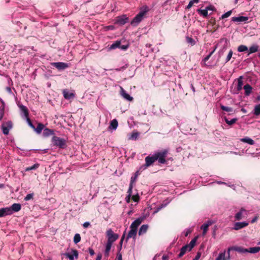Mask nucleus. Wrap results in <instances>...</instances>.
<instances>
[{
    "label": "nucleus",
    "instance_id": "1",
    "mask_svg": "<svg viewBox=\"0 0 260 260\" xmlns=\"http://www.w3.org/2000/svg\"><path fill=\"white\" fill-rule=\"evenodd\" d=\"M149 9L147 6L143 7L140 12L137 14L131 21V24L133 26H137L142 20L144 16L148 12Z\"/></svg>",
    "mask_w": 260,
    "mask_h": 260
},
{
    "label": "nucleus",
    "instance_id": "2",
    "mask_svg": "<svg viewBox=\"0 0 260 260\" xmlns=\"http://www.w3.org/2000/svg\"><path fill=\"white\" fill-rule=\"evenodd\" d=\"M52 143L54 146L60 149H64L67 146L66 140L57 136H53L52 138Z\"/></svg>",
    "mask_w": 260,
    "mask_h": 260
},
{
    "label": "nucleus",
    "instance_id": "3",
    "mask_svg": "<svg viewBox=\"0 0 260 260\" xmlns=\"http://www.w3.org/2000/svg\"><path fill=\"white\" fill-rule=\"evenodd\" d=\"M168 152V150L166 149L155 152L154 155L156 160H158L160 164H165L166 162V157L167 155Z\"/></svg>",
    "mask_w": 260,
    "mask_h": 260
},
{
    "label": "nucleus",
    "instance_id": "4",
    "mask_svg": "<svg viewBox=\"0 0 260 260\" xmlns=\"http://www.w3.org/2000/svg\"><path fill=\"white\" fill-rule=\"evenodd\" d=\"M106 236L108 238L107 242L113 243L118 238V235L114 233L111 229H109L106 232Z\"/></svg>",
    "mask_w": 260,
    "mask_h": 260
},
{
    "label": "nucleus",
    "instance_id": "5",
    "mask_svg": "<svg viewBox=\"0 0 260 260\" xmlns=\"http://www.w3.org/2000/svg\"><path fill=\"white\" fill-rule=\"evenodd\" d=\"M128 21V18L125 15H123L117 17L115 19V24L120 25H123Z\"/></svg>",
    "mask_w": 260,
    "mask_h": 260
},
{
    "label": "nucleus",
    "instance_id": "6",
    "mask_svg": "<svg viewBox=\"0 0 260 260\" xmlns=\"http://www.w3.org/2000/svg\"><path fill=\"white\" fill-rule=\"evenodd\" d=\"M12 128V122L11 121H7L2 124V129L4 135H7L10 130Z\"/></svg>",
    "mask_w": 260,
    "mask_h": 260
},
{
    "label": "nucleus",
    "instance_id": "7",
    "mask_svg": "<svg viewBox=\"0 0 260 260\" xmlns=\"http://www.w3.org/2000/svg\"><path fill=\"white\" fill-rule=\"evenodd\" d=\"M51 65L59 70H64L69 67L68 63L62 62H52Z\"/></svg>",
    "mask_w": 260,
    "mask_h": 260
},
{
    "label": "nucleus",
    "instance_id": "8",
    "mask_svg": "<svg viewBox=\"0 0 260 260\" xmlns=\"http://www.w3.org/2000/svg\"><path fill=\"white\" fill-rule=\"evenodd\" d=\"M63 254L70 260H74V257L76 258H78V252L77 250H73L71 253H65Z\"/></svg>",
    "mask_w": 260,
    "mask_h": 260
},
{
    "label": "nucleus",
    "instance_id": "9",
    "mask_svg": "<svg viewBox=\"0 0 260 260\" xmlns=\"http://www.w3.org/2000/svg\"><path fill=\"white\" fill-rule=\"evenodd\" d=\"M21 208V205L18 203H14L11 207H8V208L10 210V215L13 214L14 212H18L20 210Z\"/></svg>",
    "mask_w": 260,
    "mask_h": 260
},
{
    "label": "nucleus",
    "instance_id": "10",
    "mask_svg": "<svg viewBox=\"0 0 260 260\" xmlns=\"http://www.w3.org/2000/svg\"><path fill=\"white\" fill-rule=\"evenodd\" d=\"M249 223L246 221L243 222H237L235 223L233 227V229L235 230H239L247 226Z\"/></svg>",
    "mask_w": 260,
    "mask_h": 260
},
{
    "label": "nucleus",
    "instance_id": "11",
    "mask_svg": "<svg viewBox=\"0 0 260 260\" xmlns=\"http://www.w3.org/2000/svg\"><path fill=\"white\" fill-rule=\"evenodd\" d=\"M155 161H156L155 157L153 154L152 156H148L145 158V165L144 169L151 165Z\"/></svg>",
    "mask_w": 260,
    "mask_h": 260
},
{
    "label": "nucleus",
    "instance_id": "12",
    "mask_svg": "<svg viewBox=\"0 0 260 260\" xmlns=\"http://www.w3.org/2000/svg\"><path fill=\"white\" fill-rule=\"evenodd\" d=\"M120 94L122 98L128 101H132L133 98L129 95L126 91L122 87H120Z\"/></svg>",
    "mask_w": 260,
    "mask_h": 260
},
{
    "label": "nucleus",
    "instance_id": "13",
    "mask_svg": "<svg viewBox=\"0 0 260 260\" xmlns=\"http://www.w3.org/2000/svg\"><path fill=\"white\" fill-rule=\"evenodd\" d=\"M19 108L22 116L26 119L28 118V111L27 108L23 105H20Z\"/></svg>",
    "mask_w": 260,
    "mask_h": 260
},
{
    "label": "nucleus",
    "instance_id": "14",
    "mask_svg": "<svg viewBox=\"0 0 260 260\" xmlns=\"http://www.w3.org/2000/svg\"><path fill=\"white\" fill-rule=\"evenodd\" d=\"M142 221V219L141 218H139L136 219L134 221L132 222L130 226V229H133L137 230L138 227L140 225Z\"/></svg>",
    "mask_w": 260,
    "mask_h": 260
},
{
    "label": "nucleus",
    "instance_id": "15",
    "mask_svg": "<svg viewBox=\"0 0 260 260\" xmlns=\"http://www.w3.org/2000/svg\"><path fill=\"white\" fill-rule=\"evenodd\" d=\"M10 210L7 207L0 208V217L10 215Z\"/></svg>",
    "mask_w": 260,
    "mask_h": 260
},
{
    "label": "nucleus",
    "instance_id": "16",
    "mask_svg": "<svg viewBox=\"0 0 260 260\" xmlns=\"http://www.w3.org/2000/svg\"><path fill=\"white\" fill-rule=\"evenodd\" d=\"M118 124L117 120L116 119H114L110 121L108 129L110 130L115 131L117 129Z\"/></svg>",
    "mask_w": 260,
    "mask_h": 260
},
{
    "label": "nucleus",
    "instance_id": "17",
    "mask_svg": "<svg viewBox=\"0 0 260 260\" xmlns=\"http://www.w3.org/2000/svg\"><path fill=\"white\" fill-rule=\"evenodd\" d=\"M64 98L67 100H70L75 97V94L70 92L67 89H64L62 91Z\"/></svg>",
    "mask_w": 260,
    "mask_h": 260
},
{
    "label": "nucleus",
    "instance_id": "18",
    "mask_svg": "<svg viewBox=\"0 0 260 260\" xmlns=\"http://www.w3.org/2000/svg\"><path fill=\"white\" fill-rule=\"evenodd\" d=\"M212 224V222L210 220L208 221L206 223L203 224L201 228L203 230V235H205L207 232L209 226Z\"/></svg>",
    "mask_w": 260,
    "mask_h": 260
},
{
    "label": "nucleus",
    "instance_id": "19",
    "mask_svg": "<svg viewBox=\"0 0 260 260\" xmlns=\"http://www.w3.org/2000/svg\"><path fill=\"white\" fill-rule=\"evenodd\" d=\"M137 233V230L133 229H131V230L129 231L128 235L126 237V240H128L129 238L135 239L136 235Z\"/></svg>",
    "mask_w": 260,
    "mask_h": 260
},
{
    "label": "nucleus",
    "instance_id": "20",
    "mask_svg": "<svg viewBox=\"0 0 260 260\" xmlns=\"http://www.w3.org/2000/svg\"><path fill=\"white\" fill-rule=\"evenodd\" d=\"M248 19V17L245 16L233 17L232 18V20L234 22H245Z\"/></svg>",
    "mask_w": 260,
    "mask_h": 260
},
{
    "label": "nucleus",
    "instance_id": "21",
    "mask_svg": "<svg viewBox=\"0 0 260 260\" xmlns=\"http://www.w3.org/2000/svg\"><path fill=\"white\" fill-rule=\"evenodd\" d=\"M243 89L245 91V94L247 96L249 95L252 91V87L248 84L245 85Z\"/></svg>",
    "mask_w": 260,
    "mask_h": 260
},
{
    "label": "nucleus",
    "instance_id": "22",
    "mask_svg": "<svg viewBox=\"0 0 260 260\" xmlns=\"http://www.w3.org/2000/svg\"><path fill=\"white\" fill-rule=\"evenodd\" d=\"M240 141L244 143H246L250 145H253L254 144V141L251 138L246 137L240 139Z\"/></svg>",
    "mask_w": 260,
    "mask_h": 260
},
{
    "label": "nucleus",
    "instance_id": "23",
    "mask_svg": "<svg viewBox=\"0 0 260 260\" xmlns=\"http://www.w3.org/2000/svg\"><path fill=\"white\" fill-rule=\"evenodd\" d=\"M148 229V225L147 224L142 225L139 231V235H141L145 234Z\"/></svg>",
    "mask_w": 260,
    "mask_h": 260
},
{
    "label": "nucleus",
    "instance_id": "24",
    "mask_svg": "<svg viewBox=\"0 0 260 260\" xmlns=\"http://www.w3.org/2000/svg\"><path fill=\"white\" fill-rule=\"evenodd\" d=\"M245 211V210L242 208L238 213H237L235 215V219L236 220H240L242 219V214L243 212Z\"/></svg>",
    "mask_w": 260,
    "mask_h": 260
},
{
    "label": "nucleus",
    "instance_id": "25",
    "mask_svg": "<svg viewBox=\"0 0 260 260\" xmlns=\"http://www.w3.org/2000/svg\"><path fill=\"white\" fill-rule=\"evenodd\" d=\"M112 243H111L110 242H107L106 245V249L105 250V256L106 257H108L109 254V252L111 249V246H112Z\"/></svg>",
    "mask_w": 260,
    "mask_h": 260
},
{
    "label": "nucleus",
    "instance_id": "26",
    "mask_svg": "<svg viewBox=\"0 0 260 260\" xmlns=\"http://www.w3.org/2000/svg\"><path fill=\"white\" fill-rule=\"evenodd\" d=\"M187 251H188V246H187L186 245H185L181 248L180 252L178 255V257H182Z\"/></svg>",
    "mask_w": 260,
    "mask_h": 260
},
{
    "label": "nucleus",
    "instance_id": "27",
    "mask_svg": "<svg viewBox=\"0 0 260 260\" xmlns=\"http://www.w3.org/2000/svg\"><path fill=\"white\" fill-rule=\"evenodd\" d=\"M197 242V238H194L191 240L189 244H187L186 246H188V251H190L193 247L194 246L196 243Z\"/></svg>",
    "mask_w": 260,
    "mask_h": 260
},
{
    "label": "nucleus",
    "instance_id": "28",
    "mask_svg": "<svg viewBox=\"0 0 260 260\" xmlns=\"http://www.w3.org/2000/svg\"><path fill=\"white\" fill-rule=\"evenodd\" d=\"M248 252L251 253H256L260 251V247H250L247 249Z\"/></svg>",
    "mask_w": 260,
    "mask_h": 260
},
{
    "label": "nucleus",
    "instance_id": "29",
    "mask_svg": "<svg viewBox=\"0 0 260 260\" xmlns=\"http://www.w3.org/2000/svg\"><path fill=\"white\" fill-rule=\"evenodd\" d=\"M209 9V7H206L205 9L201 10L198 9V12L200 14L203 15L204 17H206L208 16V10Z\"/></svg>",
    "mask_w": 260,
    "mask_h": 260
},
{
    "label": "nucleus",
    "instance_id": "30",
    "mask_svg": "<svg viewBox=\"0 0 260 260\" xmlns=\"http://www.w3.org/2000/svg\"><path fill=\"white\" fill-rule=\"evenodd\" d=\"M233 249L236 251L241 253H246L248 252L247 248H244L241 247H235L233 248Z\"/></svg>",
    "mask_w": 260,
    "mask_h": 260
},
{
    "label": "nucleus",
    "instance_id": "31",
    "mask_svg": "<svg viewBox=\"0 0 260 260\" xmlns=\"http://www.w3.org/2000/svg\"><path fill=\"white\" fill-rule=\"evenodd\" d=\"M137 178L138 177L135 176H133L131 177V182H130L129 188H129V191H131V190H132L133 186L135 184V183L137 179Z\"/></svg>",
    "mask_w": 260,
    "mask_h": 260
},
{
    "label": "nucleus",
    "instance_id": "32",
    "mask_svg": "<svg viewBox=\"0 0 260 260\" xmlns=\"http://www.w3.org/2000/svg\"><path fill=\"white\" fill-rule=\"evenodd\" d=\"M258 46L257 45H253L248 49L249 54L255 53L258 51Z\"/></svg>",
    "mask_w": 260,
    "mask_h": 260
},
{
    "label": "nucleus",
    "instance_id": "33",
    "mask_svg": "<svg viewBox=\"0 0 260 260\" xmlns=\"http://www.w3.org/2000/svg\"><path fill=\"white\" fill-rule=\"evenodd\" d=\"M243 84V82L242 79V77L241 76L238 79V84L237 86V90L238 91H240L242 89Z\"/></svg>",
    "mask_w": 260,
    "mask_h": 260
},
{
    "label": "nucleus",
    "instance_id": "34",
    "mask_svg": "<svg viewBox=\"0 0 260 260\" xmlns=\"http://www.w3.org/2000/svg\"><path fill=\"white\" fill-rule=\"evenodd\" d=\"M225 122L229 125H231L235 123L237 121V118H233L231 120H229L226 117L224 118Z\"/></svg>",
    "mask_w": 260,
    "mask_h": 260
},
{
    "label": "nucleus",
    "instance_id": "35",
    "mask_svg": "<svg viewBox=\"0 0 260 260\" xmlns=\"http://www.w3.org/2000/svg\"><path fill=\"white\" fill-rule=\"evenodd\" d=\"M44 127V125L43 124L38 123L37 127L36 128H35L34 129L38 134H40Z\"/></svg>",
    "mask_w": 260,
    "mask_h": 260
},
{
    "label": "nucleus",
    "instance_id": "36",
    "mask_svg": "<svg viewBox=\"0 0 260 260\" xmlns=\"http://www.w3.org/2000/svg\"><path fill=\"white\" fill-rule=\"evenodd\" d=\"M53 134V131L48 128H45L43 131V135L45 137H48Z\"/></svg>",
    "mask_w": 260,
    "mask_h": 260
},
{
    "label": "nucleus",
    "instance_id": "37",
    "mask_svg": "<svg viewBox=\"0 0 260 260\" xmlns=\"http://www.w3.org/2000/svg\"><path fill=\"white\" fill-rule=\"evenodd\" d=\"M221 109L224 111L228 112H234L233 109L231 107L225 106L223 105L220 106Z\"/></svg>",
    "mask_w": 260,
    "mask_h": 260
},
{
    "label": "nucleus",
    "instance_id": "38",
    "mask_svg": "<svg viewBox=\"0 0 260 260\" xmlns=\"http://www.w3.org/2000/svg\"><path fill=\"white\" fill-rule=\"evenodd\" d=\"M120 41H116L115 43L112 44L110 47V49H115L117 48H120Z\"/></svg>",
    "mask_w": 260,
    "mask_h": 260
},
{
    "label": "nucleus",
    "instance_id": "39",
    "mask_svg": "<svg viewBox=\"0 0 260 260\" xmlns=\"http://www.w3.org/2000/svg\"><path fill=\"white\" fill-rule=\"evenodd\" d=\"M237 50L239 52H242L248 50V48L245 45H241L238 47Z\"/></svg>",
    "mask_w": 260,
    "mask_h": 260
},
{
    "label": "nucleus",
    "instance_id": "40",
    "mask_svg": "<svg viewBox=\"0 0 260 260\" xmlns=\"http://www.w3.org/2000/svg\"><path fill=\"white\" fill-rule=\"evenodd\" d=\"M215 260H226L225 259V252L220 253L218 257Z\"/></svg>",
    "mask_w": 260,
    "mask_h": 260
},
{
    "label": "nucleus",
    "instance_id": "41",
    "mask_svg": "<svg viewBox=\"0 0 260 260\" xmlns=\"http://www.w3.org/2000/svg\"><path fill=\"white\" fill-rule=\"evenodd\" d=\"M81 240V236L79 234H76L74 237V242L75 244H77Z\"/></svg>",
    "mask_w": 260,
    "mask_h": 260
},
{
    "label": "nucleus",
    "instance_id": "42",
    "mask_svg": "<svg viewBox=\"0 0 260 260\" xmlns=\"http://www.w3.org/2000/svg\"><path fill=\"white\" fill-rule=\"evenodd\" d=\"M254 114L259 115L260 114V104L256 105L254 109Z\"/></svg>",
    "mask_w": 260,
    "mask_h": 260
},
{
    "label": "nucleus",
    "instance_id": "43",
    "mask_svg": "<svg viewBox=\"0 0 260 260\" xmlns=\"http://www.w3.org/2000/svg\"><path fill=\"white\" fill-rule=\"evenodd\" d=\"M39 164H36L31 167L26 168L25 170V171H29L32 170H36L39 167Z\"/></svg>",
    "mask_w": 260,
    "mask_h": 260
},
{
    "label": "nucleus",
    "instance_id": "44",
    "mask_svg": "<svg viewBox=\"0 0 260 260\" xmlns=\"http://www.w3.org/2000/svg\"><path fill=\"white\" fill-rule=\"evenodd\" d=\"M132 190H131V191H129V188H128L127 191V196L125 198V201H126V202L129 203L130 202L131 199L132 198Z\"/></svg>",
    "mask_w": 260,
    "mask_h": 260
},
{
    "label": "nucleus",
    "instance_id": "45",
    "mask_svg": "<svg viewBox=\"0 0 260 260\" xmlns=\"http://www.w3.org/2000/svg\"><path fill=\"white\" fill-rule=\"evenodd\" d=\"M139 133L137 132L133 133L129 137L130 140H136L139 136Z\"/></svg>",
    "mask_w": 260,
    "mask_h": 260
},
{
    "label": "nucleus",
    "instance_id": "46",
    "mask_svg": "<svg viewBox=\"0 0 260 260\" xmlns=\"http://www.w3.org/2000/svg\"><path fill=\"white\" fill-rule=\"evenodd\" d=\"M186 42L188 44H190L192 46L194 45L195 44V41L191 38H190L189 37H186Z\"/></svg>",
    "mask_w": 260,
    "mask_h": 260
},
{
    "label": "nucleus",
    "instance_id": "47",
    "mask_svg": "<svg viewBox=\"0 0 260 260\" xmlns=\"http://www.w3.org/2000/svg\"><path fill=\"white\" fill-rule=\"evenodd\" d=\"M233 51L232 50H230L229 52V53L226 57L225 59V63L229 62L230 59H231L232 55H233Z\"/></svg>",
    "mask_w": 260,
    "mask_h": 260
},
{
    "label": "nucleus",
    "instance_id": "48",
    "mask_svg": "<svg viewBox=\"0 0 260 260\" xmlns=\"http://www.w3.org/2000/svg\"><path fill=\"white\" fill-rule=\"evenodd\" d=\"M132 199L135 202H136V203H138L139 201V199H140V197H139V196L138 193H137L136 194H135V195H132Z\"/></svg>",
    "mask_w": 260,
    "mask_h": 260
},
{
    "label": "nucleus",
    "instance_id": "49",
    "mask_svg": "<svg viewBox=\"0 0 260 260\" xmlns=\"http://www.w3.org/2000/svg\"><path fill=\"white\" fill-rule=\"evenodd\" d=\"M232 14V11L230 10V11H228L226 13H224V14H223L221 17V19H224V18H226L227 17H229Z\"/></svg>",
    "mask_w": 260,
    "mask_h": 260
},
{
    "label": "nucleus",
    "instance_id": "50",
    "mask_svg": "<svg viewBox=\"0 0 260 260\" xmlns=\"http://www.w3.org/2000/svg\"><path fill=\"white\" fill-rule=\"evenodd\" d=\"M191 229H187L184 230L182 234L185 237H187L191 232Z\"/></svg>",
    "mask_w": 260,
    "mask_h": 260
},
{
    "label": "nucleus",
    "instance_id": "51",
    "mask_svg": "<svg viewBox=\"0 0 260 260\" xmlns=\"http://www.w3.org/2000/svg\"><path fill=\"white\" fill-rule=\"evenodd\" d=\"M4 105V103H3V105ZM4 106H3V108H1L0 109V120H1L3 116H4Z\"/></svg>",
    "mask_w": 260,
    "mask_h": 260
},
{
    "label": "nucleus",
    "instance_id": "52",
    "mask_svg": "<svg viewBox=\"0 0 260 260\" xmlns=\"http://www.w3.org/2000/svg\"><path fill=\"white\" fill-rule=\"evenodd\" d=\"M34 196L33 193H28L26 195V196L24 198L25 201H28L31 199H32Z\"/></svg>",
    "mask_w": 260,
    "mask_h": 260
},
{
    "label": "nucleus",
    "instance_id": "53",
    "mask_svg": "<svg viewBox=\"0 0 260 260\" xmlns=\"http://www.w3.org/2000/svg\"><path fill=\"white\" fill-rule=\"evenodd\" d=\"M26 120H27V121L28 124H29V125L31 127L33 128H35V126H34V125L32 124V123H31V121H30V119L29 118V117H28V118H26Z\"/></svg>",
    "mask_w": 260,
    "mask_h": 260
},
{
    "label": "nucleus",
    "instance_id": "54",
    "mask_svg": "<svg viewBox=\"0 0 260 260\" xmlns=\"http://www.w3.org/2000/svg\"><path fill=\"white\" fill-rule=\"evenodd\" d=\"M116 259L117 260H122V254L119 251L117 254Z\"/></svg>",
    "mask_w": 260,
    "mask_h": 260
},
{
    "label": "nucleus",
    "instance_id": "55",
    "mask_svg": "<svg viewBox=\"0 0 260 260\" xmlns=\"http://www.w3.org/2000/svg\"><path fill=\"white\" fill-rule=\"evenodd\" d=\"M193 2L192 1H190L188 4V5L186 7V9H190L193 5Z\"/></svg>",
    "mask_w": 260,
    "mask_h": 260
},
{
    "label": "nucleus",
    "instance_id": "56",
    "mask_svg": "<svg viewBox=\"0 0 260 260\" xmlns=\"http://www.w3.org/2000/svg\"><path fill=\"white\" fill-rule=\"evenodd\" d=\"M90 222L87 221L83 223V226L84 228H87L90 225Z\"/></svg>",
    "mask_w": 260,
    "mask_h": 260
},
{
    "label": "nucleus",
    "instance_id": "57",
    "mask_svg": "<svg viewBox=\"0 0 260 260\" xmlns=\"http://www.w3.org/2000/svg\"><path fill=\"white\" fill-rule=\"evenodd\" d=\"M166 206V205H163L162 204L159 207H158L156 210L154 212L155 213H156L158 211H159L160 209H161L162 208H164V207H165Z\"/></svg>",
    "mask_w": 260,
    "mask_h": 260
},
{
    "label": "nucleus",
    "instance_id": "58",
    "mask_svg": "<svg viewBox=\"0 0 260 260\" xmlns=\"http://www.w3.org/2000/svg\"><path fill=\"white\" fill-rule=\"evenodd\" d=\"M124 235L122 236V238H121V239L119 242V244H120V247L119 248V251H120V250H121V246H122V242H123V240L124 239Z\"/></svg>",
    "mask_w": 260,
    "mask_h": 260
},
{
    "label": "nucleus",
    "instance_id": "59",
    "mask_svg": "<svg viewBox=\"0 0 260 260\" xmlns=\"http://www.w3.org/2000/svg\"><path fill=\"white\" fill-rule=\"evenodd\" d=\"M201 254L200 253H198L194 258L193 259V260H198L199 258L200 257Z\"/></svg>",
    "mask_w": 260,
    "mask_h": 260
},
{
    "label": "nucleus",
    "instance_id": "60",
    "mask_svg": "<svg viewBox=\"0 0 260 260\" xmlns=\"http://www.w3.org/2000/svg\"><path fill=\"white\" fill-rule=\"evenodd\" d=\"M162 260H168L169 257H168V256H167L166 255H164L162 257Z\"/></svg>",
    "mask_w": 260,
    "mask_h": 260
},
{
    "label": "nucleus",
    "instance_id": "61",
    "mask_svg": "<svg viewBox=\"0 0 260 260\" xmlns=\"http://www.w3.org/2000/svg\"><path fill=\"white\" fill-rule=\"evenodd\" d=\"M257 220V217L255 216L253 218H252V219L251 221V222L252 223H254L255 221H256Z\"/></svg>",
    "mask_w": 260,
    "mask_h": 260
},
{
    "label": "nucleus",
    "instance_id": "62",
    "mask_svg": "<svg viewBox=\"0 0 260 260\" xmlns=\"http://www.w3.org/2000/svg\"><path fill=\"white\" fill-rule=\"evenodd\" d=\"M210 55H207L206 57H205L204 59H203V61L204 62H206L207 61H208L209 60V59L210 58Z\"/></svg>",
    "mask_w": 260,
    "mask_h": 260
},
{
    "label": "nucleus",
    "instance_id": "63",
    "mask_svg": "<svg viewBox=\"0 0 260 260\" xmlns=\"http://www.w3.org/2000/svg\"><path fill=\"white\" fill-rule=\"evenodd\" d=\"M89 253L91 255H93L94 254V250L92 249H89Z\"/></svg>",
    "mask_w": 260,
    "mask_h": 260
},
{
    "label": "nucleus",
    "instance_id": "64",
    "mask_svg": "<svg viewBox=\"0 0 260 260\" xmlns=\"http://www.w3.org/2000/svg\"><path fill=\"white\" fill-rule=\"evenodd\" d=\"M101 258H102V255L101 254H99L98 255L96 258V260H101Z\"/></svg>",
    "mask_w": 260,
    "mask_h": 260
}]
</instances>
